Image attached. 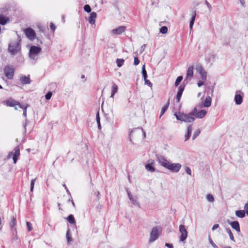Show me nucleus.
Segmentation results:
<instances>
[{
    "label": "nucleus",
    "mask_w": 248,
    "mask_h": 248,
    "mask_svg": "<svg viewBox=\"0 0 248 248\" xmlns=\"http://www.w3.org/2000/svg\"><path fill=\"white\" fill-rule=\"evenodd\" d=\"M235 215L237 217L243 218L245 216V211L244 210H237L235 211Z\"/></svg>",
    "instance_id": "26"
},
{
    "label": "nucleus",
    "mask_w": 248,
    "mask_h": 248,
    "mask_svg": "<svg viewBox=\"0 0 248 248\" xmlns=\"http://www.w3.org/2000/svg\"><path fill=\"white\" fill-rule=\"evenodd\" d=\"M118 91V87L116 85L113 84V85L112 87V90H111V93L110 97H113L114 95L116 93H117Z\"/></svg>",
    "instance_id": "30"
},
{
    "label": "nucleus",
    "mask_w": 248,
    "mask_h": 248,
    "mask_svg": "<svg viewBox=\"0 0 248 248\" xmlns=\"http://www.w3.org/2000/svg\"><path fill=\"white\" fill-rule=\"evenodd\" d=\"M8 51L12 54L15 55L19 52L21 49L19 41H15L10 43L9 45Z\"/></svg>",
    "instance_id": "3"
},
{
    "label": "nucleus",
    "mask_w": 248,
    "mask_h": 248,
    "mask_svg": "<svg viewBox=\"0 0 248 248\" xmlns=\"http://www.w3.org/2000/svg\"><path fill=\"white\" fill-rule=\"evenodd\" d=\"M219 227V225L218 224H215L213 225L212 230V231H214L217 229Z\"/></svg>",
    "instance_id": "54"
},
{
    "label": "nucleus",
    "mask_w": 248,
    "mask_h": 248,
    "mask_svg": "<svg viewBox=\"0 0 248 248\" xmlns=\"http://www.w3.org/2000/svg\"><path fill=\"white\" fill-rule=\"evenodd\" d=\"M128 197H129L130 200L132 202V203L134 205H138V202H137V200L136 198H133L129 192L128 193Z\"/></svg>",
    "instance_id": "28"
},
{
    "label": "nucleus",
    "mask_w": 248,
    "mask_h": 248,
    "mask_svg": "<svg viewBox=\"0 0 248 248\" xmlns=\"http://www.w3.org/2000/svg\"><path fill=\"white\" fill-rule=\"evenodd\" d=\"M196 70L199 74L202 73V72L204 70V69L201 65H197L196 67Z\"/></svg>",
    "instance_id": "38"
},
{
    "label": "nucleus",
    "mask_w": 248,
    "mask_h": 248,
    "mask_svg": "<svg viewBox=\"0 0 248 248\" xmlns=\"http://www.w3.org/2000/svg\"><path fill=\"white\" fill-rule=\"evenodd\" d=\"M19 107L23 109V115L25 117H26V116H27V108L28 107V105L20 104V105L19 106Z\"/></svg>",
    "instance_id": "32"
},
{
    "label": "nucleus",
    "mask_w": 248,
    "mask_h": 248,
    "mask_svg": "<svg viewBox=\"0 0 248 248\" xmlns=\"http://www.w3.org/2000/svg\"><path fill=\"white\" fill-rule=\"evenodd\" d=\"M84 10L88 12V13H90L91 12V7L89 5H88V4H86L84 6Z\"/></svg>",
    "instance_id": "43"
},
{
    "label": "nucleus",
    "mask_w": 248,
    "mask_h": 248,
    "mask_svg": "<svg viewBox=\"0 0 248 248\" xmlns=\"http://www.w3.org/2000/svg\"><path fill=\"white\" fill-rule=\"evenodd\" d=\"M209 241L210 244L214 248H218V247L214 243V242L213 241V240H212L210 236L209 237Z\"/></svg>",
    "instance_id": "44"
},
{
    "label": "nucleus",
    "mask_w": 248,
    "mask_h": 248,
    "mask_svg": "<svg viewBox=\"0 0 248 248\" xmlns=\"http://www.w3.org/2000/svg\"><path fill=\"white\" fill-rule=\"evenodd\" d=\"M50 29L54 32L56 29V27L55 26V25L52 23H51L50 24Z\"/></svg>",
    "instance_id": "52"
},
{
    "label": "nucleus",
    "mask_w": 248,
    "mask_h": 248,
    "mask_svg": "<svg viewBox=\"0 0 248 248\" xmlns=\"http://www.w3.org/2000/svg\"><path fill=\"white\" fill-rule=\"evenodd\" d=\"M71 203H72L73 206L75 207V203H74V201H72V202H71Z\"/></svg>",
    "instance_id": "61"
},
{
    "label": "nucleus",
    "mask_w": 248,
    "mask_h": 248,
    "mask_svg": "<svg viewBox=\"0 0 248 248\" xmlns=\"http://www.w3.org/2000/svg\"><path fill=\"white\" fill-rule=\"evenodd\" d=\"M186 172L189 175H191V170L190 168L186 167L185 169Z\"/></svg>",
    "instance_id": "50"
},
{
    "label": "nucleus",
    "mask_w": 248,
    "mask_h": 248,
    "mask_svg": "<svg viewBox=\"0 0 248 248\" xmlns=\"http://www.w3.org/2000/svg\"><path fill=\"white\" fill-rule=\"evenodd\" d=\"M96 122H97V123L98 124V128L99 129H101L100 119L99 113L98 111L96 113Z\"/></svg>",
    "instance_id": "34"
},
{
    "label": "nucleus",
    "mask_w": 248,
    "mask_h": 248,
    "mask_svg": "<svg viewBox=\"0 0 248 248\" xmlns=\"http://www.w3.org/2000/svg\"><path fill=\"white\" fill-rule=\"evenodd\" d=\"M192 113L185 114L184 113L178 112L175 113L174 115L178 120L186 123H191L195 120V118L192 116Z\"/></svg>",
    "instance_id": "2"
},
{
    "label": "nucleus",
    "mask_w": 248,
    "mask_h": 248,
    "mask_svg": "<svg viewBox=\"0 0 248 248\" xmlns=\"http://www.w3.org/2000/svg\"><path fill=\"white\" fill-rule=\"evenodd\" d=\"M9 20V18L3 15H0V24L2 25H5Z\"/></svg>",
    "instance_id": "21"
},
{
    "label": "nucleus",
    "mask_w": 248,
    "mask_h": 248,
    "mask_svg": "<svg viewBox=\"0 0 248 248\" xmlns=\"http://www.w3.org/2000/svg\"><path fill=\"white\" fill-rule=\"evenodd\" d=\"M232 227L235 229L238 232H240V228L239 226V224L238 221H232L230 223Z\"/></svg>",
    "instance_id": "18"
},
{
    "label": "nucleus",
    "mask_w": 248,
    "mask_h": 248,
    "mask_svg": "<svg viewBox=\"0 0 248 248\" xmlns=\"http://www.w3.org/2000/svg\"><path fill=\"white\" fill-rule=\"evenodd\" d=\"M196 16V12L195 11H194L193 13L192 17H191V20L190 22L189 28L190 29H191L192 28L193 25L194 24V21L195 20Z\"/></svg>",
    "instance_id": "27"
},
{
    "label": "nucleus",
    "mask_w": 248,
    "mask_h": 248,
    "mask_svg": "<svg viewBox=\"0 0 248 248\" xmlns=\"http://www.w3.org/2000/svg\"><path fill=\"white\" fill-rule=\"evenodd\" d=\"M142 77H143L144 79H146V78H147V74L146 71L145 70V65H143L142 67Z\"/></svg>",
    "instance_id": "35"
},
{
    "label": "nucleus",
    "mask_w": 248,
    "mask_h": 248,
    "mask_svg": "<svg viewBox=\"0 0 248 248\" xmlns=\"http://www.w3.org/2000/svg\"><path fill=\"white\" fill-rule=\"evenodd\" d=\"M20 81L22 84H30L31 82V80L29 77L23 76L20 77Z\"/></svg>",
    "instance_id": "20"
},
{
    "label": "nucleus",
    "mask_w": 248,
    "mask_h": 248,
    "mask_svg": "<svg viewBox=\"0 0 248 248\" xmlns=\"http://www.w3.org/2000/svg\"><path fill=\"white\" fill-rule=\"evenodd\" d=\"M26 225H27V226L28 228V231H29V232L31 231L32 229L31 224L30 222L27 221L26 222Z\"/></svg>",
    "instance_id": "47"
},
{
    "label": "nucleus",
    "mask_w": 248,
    "mask_h": 248,
    "mask_svg": "<svg viewBox=\"0 0 248 248\" xmlns=\"http://www.w3.org/2000/svg\"><path fill=\"white\" fill-rule=\"evenodd\" d=\"M200 74L201 77V79L202 80H205L206 79L207 73L205 70L203 71H202V73H201Z\"/></svg>",
    "instance_id": "37"
},
{
    "label": "nucleus",
    "mask_w": 248,
    "mask_h": 248,
    "mask_svg": "<svg viewBox=\"0 0 248 248\" xmlns=\"http://www.w3.org/2000/svg\"><path fill=\"white\" fill-rule=\"evenodd\" d=\"M146 47V45H143L141 47V50L140 53H141L144 50Z\"/></svg>",
    "instance_id": "57"
},
{
    "label": "nucleus",
    "mask_w": 248,
    "mask_h": 248,
    "mask_svg": "<svg viewBox=\"0 0 248 248\" xmlns=\"http://www.w3.org/2000/svg\"><path fill=\"white\" fill-rule=\"evenodd\" d=\"M241 5L242 6H245V0H239Z\"/></svg>",
    "instance_id": "56"
},
{
    "label": "nucleus",
    "mask_w": 248,
    "mask_h": 248,
    "mask_svg": "<svg viewBox=\"0 0 248 248\" xmlns=\"http://www.w3.org/2000/svg\"><path fill=\"white\" fill-rule=\"evenodd\" d=\"M155 162L153 159L149 160L145 165V169L149 171L154 172L155 171V168L154 167Z\"/></svg>",
    "instance_id": "12"
},
{
    "label": "nucleus",
    "mask_w": 248,
    "mask_h": 248,
    "mask_svg": "<svg viewBox=\"0 0 248 248\" xmlns=\"http://www.w3.org/2000/svg\"><path fill=\"white\" fill-rule=\"evenodd\" d=\"M190 113H193L192 114H193L192 116L195 118V116L196 115V113H198L197 108H194V109L191 112H190Z\"/></svg>",
    "instance_id": "51"
},
{
    "label": "nucleus",
    "mask_w": 248,
    "mask_h": 248,
    "mask_svg": "<svg viewBox=\"0 0 248 248\" xmlns=\"http://www.w3.org/2000/svg\"><path fill=\"white\" fill-rule=\"evenodd\" d=\"M41 51V48L40 47L32 46L31 47L29 51L30 56L31 58L37 55Z\"/></svg>",
    "instance_id": "9"
},
{
    "label": "nucleus",
    "mask_w": 248,
    "mask_h": 248,
    "mask_svg": "<svg viewBox=\"0 0 248 248\" xmlns=\"http://www.w3.org/2000/svg\"><path fill=\"white\" fill-rule=\"evenodd\" d=\"M169 104H170V102H169V101H168V102L167 103V104L163 107V108L161 111V114H160V117H161L162 115H163L164 114V113L166 112V111L167 110V109L169 108Z\"/></svg>",
    "instance_id": "31"
},
{
    "label": "nucleus",
    "mask_w": 248,
    "mask_h": 248,
    "mask_svg": "<svg viewBox=\"0 0 248 248\" xmlns=\"http://www.w3.org/2000/svg\"><path fill=\"white\" fill-rule=\"evenodd\" d=\"M142 134L143 135L144 137H145V133L143 131L142 129L137 128L133 131H131L129 134V138L130 141L132 142V138L133 137L134 135H141Z\"/></svg>",
    "instance_id": "13"
},
{
    "label": "nucleus",
    "mask_w": 248,
    "mask_h": 248,
    "mask_svg": "<svg viewBox=\"0 0 248 248\" xmlns=\"http://www.w3.org/2000/svg\"><path fill=\"white\" fill-rule=\"evenodd\" d=\"M207 113V111L205 110H202L199 112H198L197 113H196V115L195 116V118H198L199 119H202L203 118Z\"/></svg>",
    "instance_id": "22"
},
{
    "label": "nucleus",
    "mask_w": 248,
    "mask_h": 248,
    "mask_svg": "<svg viewBox=\"0 0 248 248\" xmlns=\"http://www.w3.org/2000/svg\"><path fill=\"white\" fill-rule=\"evenodd\" d=\"M157 161L160 165L173 173L178 172L182 167L181 164L179 163H171L163 156H160L158 157Z\"/></svg>",
    "instance_id": "1"
},
{
    "label": "nucleus",
    "mask_w": 248,
    "mask_h": 248,
    "mask_svg": "<svg viewBox=\"0 0 248 248\" xmlns=\"http://www.w3.org/2000/svg\"><path fill=\"white\" fill-rule=\"evenodd\" d=\"M183 79V77L182 76H179L176 81H175V86H177L179 85V84H180V83L181 82V81Z\"/></svg>",
    "instance_id": "39"
},
{
    "label": "nucleus",
    "mask_w": 248,
    "mask_h": 248,
    "mask_svg": "<svg viewBox=\"0 0 248 248\" xmlns=\"http://www.w3.org/2000/svg\"><path fill=\"white\" fill-rule=\"evenodd\" d=\"M201 130L199 129H197L193 133L192 140H194L200 134Z\"/></svg>",
    "instance_id": "36"
},
{
    "label": "nucleus",
    "mask_w": 248,
    "mask_h": 248,
    "mask_svg": "<svg viewBox=\"0 0 248 248\" xmlns=\"http://www.w3.org/2000/svg\"><path fill=\"white\" fill-rule=\"evenodd\" d=\"M165 246L168 247L169 248H173V246L171 244H170L169 243H166L165 244Z\"/></svg>",
    "instance_id": "58"
},
{
    "label": "nucleus",
    "mask_w": 248,
    "mask_h": 248,
    "mask_svg": "<svg viewBox=\"0 0 248 248\" xmlns=\"http://www.w3.org/2000/svg\"><path fill=\"white\" fill-rule=\"evenodd\" d=\"M160 231L157 227H154L152 228L150 233L149 243L151 244L156 240L160 235Z\"/></svg>",
    "instance_id": "4"
},
{
    "label": "nucleus",
    "mask_w": 248,
    "mask_h": 248,
    "mask_svg": "<svg viewBox=\"0 0 248 248\" xmlns=\"http://www.w3.org/2000/svg\"><path fill=\"white\" fill-rule=\"evenodd\" d=\"M20 154L19 148L17 146L14 149L13 151L9 153L7 158H10L12 156L14 163L16 164Z\"/></svg>",
    "instance_id": "6"
},
{
    "label": "nucleus",
    "mask_w": 248,
    "mask_h": 248,
    "mask_svg": "<svg viewBox=\"0 0 248 248\" xmlns=\"http://www.w3.org/2000/svg\"><path fill=\"white\" fill-rule=\"evenodd\" d=\"M213 92H214V91H213V89H212V90H211V96H213Z\"/></svg>",
    "instance_id": "62"
},
{
    "label": "nucleus",
    "mask_w": 248,
    "mask_h": 248,
    "mask_svg": "<svg viewBox=\"0 0 248 248\" xmlns=\"http://www.w3.org/2000/svg\"><path fill=\"white\" fill-rule=\"evenodd\" d=\"M168 31V28L166 26H163L160 29V32L162 34H165Z\"/></svg>",
    "instance_id": "42"
},
{
    "label": "nucleus",
    "mask_w": 248,
    "mask_h": 248,
    "mask_svg": "<svg viewBox=\"0 0 248 248\" xmlns=\"http://www.w3.org/2000/svg\"><path fill=\"white\" fill-rule=\"evenodd\" d=\"M69 201H70V202H72V201H73V199H72V197H71V198H70V199H69Z\"/></svg>",
    "instance_id": "60"
},
{
    "label": "nucleus",
    "mask_w": 248,
    "mask_h": 248,
    "mask_svg": "<svg viewBox=\"0 0 248 248\" xmlns=\"http://www.w3.org/2000/svg\"><path fill=\"white\" fill-rule=\"evenodd\" d=\"M144 81H145V84L147 85L148 86H149L150 87H152V85H153L152 83L148 79L146 78V79H144Z\"/></svg>",
    "instance_id": "48"
},
{
    "label": "nucleus",
    "mask_w": 248,
    "mask_h": 248,
    "mask_svg": "<svg viewBox=\"0 0 248 248\" xmlns=\"http://www.w3.org/2000/svg\"><path fill=\"white\" fill-rule=\"evenodd\" d=\"M212 103L211 96H207L203 102V106L204 107L208 108L210 107Z\"/></svg>",
    "instance_id": "17"
},
{
    "label": "nucleus",
    "mask_w": 248,
    "mask_h": 248,
    "mask_svg": "<svg viewBox=\"0 0 248 248\" xmlns=\"http://www.w3.org/2000/svg\"><path fill=\"white\" fill-rule=\"evenodd\" d=\"M69 201H70V202H72V201H73V199H72V197H71V198H70V199H69Z\"/></svg>",
    "instance_id": "59"
},
{
    "label": "nucleus",
    "mask_w": 248,
    "mask_h": 248,
    "mask_svg": "<svg viewBox=\"0 0 248 248\" xmlns=\"http://www.w3.org/2000/svg\"><path fill=\"white\" fill-rule=\"evenodd\" d=\"M140 63V61L138 59L137 55H136V56L134 57V64L135 65H137Z\"/></svg>",
    "instance_id": "45"
},
{
    "label": "nucleus",
    "mask_w": 248,
    "mask_h": 248,
    "mask_svg": "<svg viewBox=\"0 0 248 248\" xmlns=\"http://www.w3.org/2000/svg\"><path fill=\"white\" fill-rule=\"evenodd\" d=\"M37 179V178H35L34 179H32L31 183V192H32L34 186L35 182Z\"/></svg>",
    "instance_id": "40"
},
{
    "label": "nucleus",
    "mask_w": 248,
    "mask_h": 248,
    "mask_svg": "<svg viewBox=\"0 0 248 248\" xmlns=\"http://www.w3.org/2000/svg\"><path fill=\"white\" fill-rule=\"evenodd\" d=\"M3 103L7 106L10 107H15L16 106H18L19 107L21 104L19 102L13 99L12 98L8 99L7 100L4 101Z\"/></svg>",
    "instance_id": "11"
},
{
    "label": "nucleus",
    "mask_w": 248,
    "mask_h": 248,
    "mask_svg": "<svg viewBox=\"0 0 248 248\" xmlns=\"http://www.w3.org/2000/svg\"><path fill=\"white\" fill-rule=\"evenodd\" d=\"M52 95V93L51 92H48L45 95L46 99V100H49L51 98Z\"/></svg>",
    "instance_id": "46"
},
{
    "label": "nucleus",
    "mask_w": 248,
    "mask_h": 248,
    "mask_svg": "<svg viewBox=\"0 0 248 248\" xmlns=\"http://www.w3.org/2000/svg\"><path fill=\"white\" fill-rule=\"evenodd\" d=\"M238 91L236 92V93L234 97V101L237 105H240L243 101V97L241 95L237 94Z\"/></svg>",
    "instance_id": "19"
},
{
    "label": "nucleus",
    "mask_w": 248,
    "mask_h": 248,
    "mask_svg": "<svg viewBox=\"0 0 248 248\" xmlns=\"http://www.w3.org/2000/svg\"><path fill=\"white\" fill-rule=\"evenodd\" d=\"M206 199L209 202H213L214 201V197L210 194H208L206 196Z\"/></svg>",
    "instance_id": "41"
},
{
    "label": "nucleus",
    "mask_w": 248,
    "mask_h": 248,
    "mask_svg": "<svg viewBox=\"0 0 248 248\" xmlns=\"http://www.w3.org/2000/svg\"><path fill=\"white\" fill-rule=\"evenodd\" d=\"M15 71V70L13 66L10 65L5 66L3 69L4 74L8 79H12L13 78Z\"/></svg>",
    "instance_id": "5"
},
{
    "label": "nucleus",
    "mask_w": 248,
    "mask_h": 248,
    "mask_svg": "<svg viewBox=\"0 0 248 248\" xmlns=\"http://www.w3.org/2000/svg\"><path fill=\"white\" fill-rule=\"evenodd\" d=\"M14 107L15 108V110H17V108L16 106H15V107Z\"/></svg>",
    "instance_id": "64"
},
{
    "label": "nucleus",
    "mask_w": 248,
    "mask_h": 248,
    "mask_svg": "<svg viewBox=\"0 0 248 248\" xmlns=\"http://www.w3.org/2000/svg\"><path fill=\"white\" fill-rule=\"evenodd\" d=\"M16 215L13 216L11 219V220L10 221V226L11 228V229H14L15 227L16 226Z\"/></svg>",
    "instance_id": "23"
},
{
    "label": "nucleus",
    "mask_w": 248,
    "mask_h": 248,
    "mask_svg": "<svg viewBox=\"0 0 248 248\" xmlns=\"http://www.w3.org/2000/svg\"><path fill=\"white\" fill-rule=\"evenodd\" d=\"M96 13L94 12H92L89 17V22L91 24H94L96 17Z\"/></svg>",
    "instance_id": "14"
},
{
    "label": "nucleus",
    "mask_w": 248,
    "mask_h": 248,
    "mask_svg": "<svg viewBox=\"0 0 248 248\" xmlns=\"http://www.w3.org/2000/svg\"><path fill=\"white\" fill-rule=\"evenodd\" d=\"M192 125L189 124L187 127L186 133L185 134V141H187L190 138L192 132Z\"/></svg>",
    "instance_id": "16"
},
{
    "label": "nucleus",
    "mask_w": 248,
    "mask_h": 248,
    "mask_svg": "<svg viewBox=\"0 0 248 248\" xmlns=\"http://www.w3.org/2000/svg\"><path fill=\"white\" fill-rule=\"evenodd\" d=\"M179 232L181 233L180 237V241L184 242L187 238V231L183 225H180L179 227Z\"/></svg>",
    "instance_id": "8"
},
{
    "label": "nucleus",
    "mask_w": 248,
    "mask_h": 248,
    "mask_svg": "<svg viewBox=\"0 0 248 248\" xmlns=\"http://www.w3.org/2000/svg\"><path fill=\"white\" fill-rule=\"evenodd\" d=\"M24 32L26 37L31 40H34L36 37L35 31L31 28H28L24 30Z\"/></svg>",
    "instance_id": "7"
},
{
    "label": "nucleus",
    "mask_w": 248,
    "mask_h": 248,
    "mask_svg": "<svg viewBox=\"0 0 248 248\" xmlns=\"http://www.w3.org/2000/svg\"><path fill=\"white\" fill-rule=\"evenodd\" d=\"M193 76V67L189 66L187 69L186 78H192Z\"/></svg>",
    "instance_id": "25"
},
{
    "label": "nucleus",
    "mask_w": 248,
    "mask_h": 248,
    "mask_svg": "<svg viewBox=\"0 0 248 248\" xmlns=\"http://www.w3.org/2000/svg\"><path fill=\"white\" fill-rule=\"evenodd\" d=\"M226 231L228 233L230 239L233 242H235L234 236H233V234L232 233L230 229L229 228H226Z\"/></svg>",
    "instance_id": "29"
},
{
    "label": "nucleus",
    "mask_w": 248,
    "mask_h": 248,
    "mask_svg": "<svg viewBox=\"0 0 248 248\" xmlns=\"http://www.w3.org/2000/svg\"><path fill=\"white\" fill-rule=\"evenodd\" d=\"M184 90V87L183 86H182V85H181L179 87V90H178L177 95H176V100H177V102H179L180 101Z\"/></svg>",
    "instance_id": "15"
},
{
    "label": "nucleus",
    "mask_w": 248,
    "mask_h": 248,
    "mask_svg": "<svg viewBox=\"0 0 248 248\" xmlns=\"http://www.w3.org/2000/svg\"><path fill=\"white\" fill-rule=\"evenodd\" d=\"M201 95V92H200V93H198V97H199Z\"/></svg>",
    "instance_id": "63"
},
{
    "label": "nucleus",
    "mask_w": 248,
    "mask_h": 248,
    "mask_svg": "<svg viewBox=\"0 0 248 248\" xmlns=\"http://www.w3.org/2000/svg\"><path fill=\"white\" fill-rule=\"evenodd\" d=\"M205 3L206 5V6H207V7L208 8V10H209V11L211 12V10H212V6H211V5L210 4V3L207 0H206L205 1Z\"/></svg>",
    "instance_id": "49"
},
{
    "label": "nucleus",
    "mask_w": 248,
    "mask_h": 248,
    "mask_svg": "<svg viewBox=\"0 0 248 248\" xmlns=\"http://www.w3.org/2000/svg\"><path fill=\"white\" fill-rule=\"evenodd\" d=\"M125 28V26H121L117 28L113 29L111 31V35L112 36L121 35L123 32H124Z\"/></svg>",
    "instance_id": "10"
},
{
    "label": "nucleus",
    "mask_w": 248,
    "mask_h": 248,
    "mask_svg": "<svg viewBox=\"0 0 248 248\" xmlns=\"http://www.w3.org/2000/svg\"><path fill=\"white\" fill-rule=\"evenodd\" d=\"M66 238H67V241L68 242H70V241H72V239L71 237L70 236V235L69 234L68 232H67Z\"/></svg>",
    "instance_id": "53"
},
{
    "label": "nucleus",
    "mask_w": 248,
    "mask_h": 248,
    "mask_svg": "<svg viewBox=\"0 0 248 248\" xmlns=\"http://www.w3.org/2000/svg\"><path fill=\"white\" fill-rule=\"evenodd\" d=\"M117 65L118 67H121L124 63V60L123 59H117L116 61Z\"/></svg>",
    "instance_id": "33"
},
{
    "label": "nucleus",
    "mask_w": 248,
    "mask_h": 248,
    "mask_svg": "<svg viewBox=\"0 0 248 248\" xmlns=\"http://www.w3.org/2000/svg\"><path fill=\"white\" fill-rule=\"evenodd\" d=\"M66 220L68 221V222L71 224L73 225H76V220L75 219V217L73 215H69L67 217Z\"/></svg>",
    "instance_id": "24"
},
{
    "label": "nucleus",
    "mask_w": 248,
    "mask_h": 248,
    "mask_svg": "<svg viewBox=\"0 0 248 248\" xmlns=\"http://www.w3.org/2000/svg\"><path fill=\"white\" fill-rule=\"evenodd\" d=\"M198 87H201L203 85V82L202 81H199L198 83Z\"/></svg>",
    "instance_id": "55"
}]
</instances>
